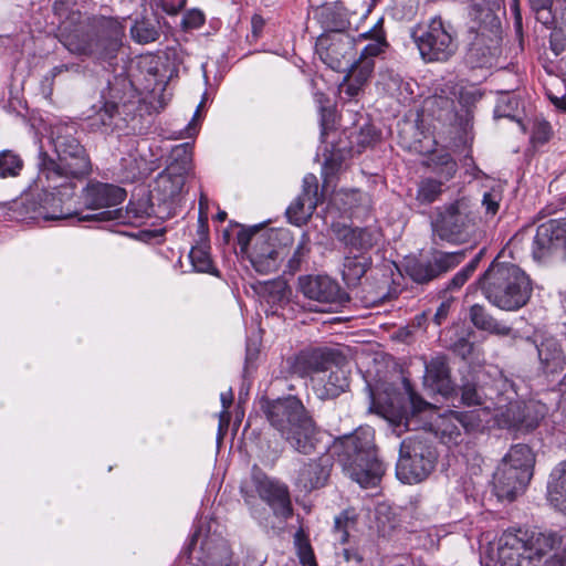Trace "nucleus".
Wrapping results in <instances>:
<instances>
[{
  "label": "nucleus",
  "mask_w": 566,
  "mask_h": 566,
  "mask_svg": "<svg viewBox=\"0 0 566 566\" xmlns=\"http://www.w3.org/2000/svg\"><path fill=\"white\" fill-rule=\"evenodd\" d=\"M470 277L468 273H465L463 270L458 272L452 280L449 282L447 290H457L460 289Z\"/></svg>",
  "instance_id": "62"
},
{
  "label": "nucleus",
  "mask_w": 566,
  "mask_h": 566,
  "mask_svg": "<svg viewBox=\"0 0 566 566\" xmlns=\"http://www.w3.org/2000/svg\"><path fill=\"white\" fill-rule=\"evenodd\" d=\"M130 34L138 43L154 42L159 38V31L156 23L145 18L136 20L130 29Z\"/></svg>",
  "instance_id": "42"
},
{
  "label": "nucleus",
  "mask_w": 566,
  "mask_h": 566,
  "mask_svg": "<svg viewBox=\"0 0 566 566\" xmlns=\"http://www.w3.org/2000/svg\"><path fill=\"white\" fill-rule=\"evenodd\" d=\"M369 41L360 48V59H374L379 55L387 48V41L385 32L382 30V21L378 23L368 32L360 33L356 39V50L363 44V42Z\"/></svg>",
  "instance_id": "31"
},
{
  "label": "nucleus",
  "mask_w": 566,
  "mask_h": 566,
  "mask_svg": "<svg viewBox=\"0 0 566 566\" xmlns=\"http://www.w3.org/2000/svg\"><path fill=\"white\" fill-rule=\"evenodd\" d=\"M423 384L432 391L443 396H447L452 390L450 367L446 356H436L426 364Z\"/></svg>",
  "instance_id": "25"
},
{
  "label": "nucleus",
  "mask_w": 566,
  "mask_h": 566,
  "mask_svg": "<svg viewBox=\"0 0 566 566\" xmlns=\"http://www.w3.org/2000/svg\"><path fill=\"white\" fill-rule=\"evenodd\" d=\"M261 410L271 427L297 452L315 449L316 423L302 400L293 395L275 400L262 399Z\"/></svg>",
  "instance_id": "2"
},
{
  "label": "nucleus",
  "mask_w": 566,
  "mask_h": 566,
  "mask_svg": "<svg viewBox=\"0 0 566 566\" xmlns=\"http://www.w3.org/2000/svg\"><path fill=\"white\" fill-rule=\"evenodd\" d=\"M120 169L125 179L136 180L150 175L151 164L144 157L140 145H130L126 156L120 158Z\"/></svg>",
  "instance_id": "28"
},
{
  "label": "nucleus",
  "mask_w": 566,
  "mask_h": 566,
  "mask_svg": "<svg viewBox=\"0 0 566 566\" xmlns=\"http://www.w3.org/2000/svg\"><path fill=\"white\" fill-rule=\"evenodd\" d=\"M298 289L305 297L321 304L342 305L349 300L338 283L326 275L300 276Z\"/></svg>",
  "instance_id": "17"
},
{
  "label": "nucleus",
  "mask_w": 566,
  "mask_h": 566,
  "mask_svg": "<svg viewBox=\"0 0 566 566\" xmlns=\"http://www.w3.org/2000/svg\"><path fill=\"white\" fill-rule=\"evenodd\" d=\"M534 462L535 458L531 448L526 444L518 443L510 449L502 463L514 467L518 471L525 470L527 473H533Z\"/></svg>",
  "instance_id": "34"
},
{
  "label": "nucleus",
  "mask_w": 566,
  "mask_h": 566,
  "mask_svg": "<svg viewBox=\"0 0 566 566\" xmlns=\"http://www.w3.org/2000/svg\"><path fill=\"white\" fill-rule=\"evenodd\" d=\"M342 554L347 563L354 562L356 564H360L363 562V556L357 549L344 548Z\"/></svg>",
  "instance_id": "64"
},
{
  "label": "nucleus",
  "mask_w": 566,
  "mask_h": 566,
  "mask_svg": "<svg viewBox=\"0 0 566 566\" xmlns=\"http://www.w3.org/2000/svg\"><path fill=\"white\" fill-rule=\"evenodd\" d=\"M479 285L486 300L503 311H517L532 295V282L517 265L492 262Z\"/></svg>",
  "instance_id": "3"
},
{
  "label": "nucleus",
  "mask_w": 566,
  "mask_h": 566,
  "mask_svg": "<svg viewBox=\"0 0 566 566\" xmlns=\"http://www.w3.org/2000/svg\"><path fill=\"white\" fill-rule=\"evenodd\" d=\"M115 36L117 33L115 32ZM60 42L73 54L92 56L93 53L112 55L117 46V39L113 36L103 50L95 46L96 31L90 25L86 28L70 30V23L64 22L61 29Z\"/></svg>",
  "instance_id": "16"
},
{
  "label": "nucleus",
  "mask_w": 566,
  "mask_h": 566,
  "mask_svg": "<svg viewBox=\"0 0 566 566\" xmlns=\"http://www.w3.org/2000/svg\"><path fill=\"white\" fill-rule=\"evenodd\" d=\"M250 486L273 509L275 515L283 517L292 515L290 492L284 483L269 478L264 472L254 467L250 483L244 482L240 488L247 504H252L254 500V494Z\"/></svg>",
  "instance_id": "10"
},
{
  "label": "nucleus",
  "mask_w": 566,
  "mask_h": 566,
  "mask_svg": "<svg viewBox=\"0 0 566 566\" xmlns=\"http://www.w3.org/2000/svg\"><path fill=\"white\" fill-rule=\"evenodd\" d=\"M300 196L305 197V198L314 199L316 201V203L319 202V198H318V182H317V178H316L315 175L308 174V175H306L304 177V179H303V190H302V193Z\"/></svg>",
  "instance_id": "57"
},
{
  "label": "nucleus",
  "mask_w": 566,
  "mask_h": 566,
  "mask_svg": "<svg viewBox=\"0 0 566 566\" xmlns=\"http://www.w3.org/2000/svg\"><path fill=\"white\" fill-rule=\"evenodd\" d=\"M72 0H55L53 4L54 14L60 19L59 25V39H61V29L65 21L70 23V30L86 28V24L82 20V14L78 10H74L71 7Z\"/></svg>",
  "instance_id": "36"
},
{
  "label": "nucleus",
  "mask_w": 566,
  "mask_h": 566,
  "mask_svg": "<svg viewBox=\"0 0 566 566\" xmlns=\"http://www.w3.org/2000/svg\"><path fill=\"white\" fill-rule=\"evenodd\" d=\"M191 264L197 272L217 274L213 262L210 258L209 245L206 241H201L189 252Z\"/></svg>",
  "instance_id": "38"
},
{
  "label": "nucleus",
  "mask_w": 566,
  "mask_h": 566,
  "mask_svg": "<svg viewBox=\"0 0 566 566\" xmlns=\"http://www.w3.org/2000/svg\"><path fill=\"white\" fill-rule=\"evenodd\" d=\"M405 388L409 397L410 412L406 416V427L409 429L413 418L417 413H420L431 408V403L423 400L412 388L409 381L405 380Z\"/></svg>",
  "instance_id": "50"
},
{
  "label": "nucleus",
  "mask_w": 566,
  "mask_h": 566,
  "mask_svg": "<svg viewBox=\"0 0 566 566\" xmlns=\"http://www.w3.org/2000/svg\"><path fill=\"white\" fill-rule=\"evenodd\" d=\"M522 402H510L505 409H501L495 418L500 428L514 429L521 431L522 427Z\"/></svg>",
  "instance_id": "39"
},
{
  "label": "nucleus",
  "mask_w": 566,
  "mask_h": 566,
  "mask_svg": "<svg viewBox=\"0 0 566 566\" xmlns=\"http://www.w3.org/2000/svg\"><path fill=\"white\" fill-rule=\"evenodd\" d=\"M551 46L556 54H560L566 49V9L560 15L558 27H555L551 33Z\"/></svg>",
  "instance_id": "54"
},
{
  "label": "nucleus",
  "mask_w": 566,
  "mask_h": 566,
  "mask_svg": "<svg viewBox=\"0 0 566 566\" xmlns=\"http://www.w3.org/2000/svg\"><path fill=\"white\" fill-rule=\"evenodd\" d=\"M265 292L273 303L287 301L291 289L284 280H274L265 284Z\"/></svg>",
  "instance_id": "55"
},
{
  "label": "nucleus",
  "mask_w": 566,
  "mask_h": 566,
  "mask_svg": "<svg viewBox=\"0 0 566 566\" xmlns=\"http://www.w3.org/2000/svg\"><path fill=\"white\" fill-rule=\"evenodd\" d=\"M536 21L545 25L546 28H555L558 27L556 24V15L555 12L552 9V6H543L535 9H532Z\"/></svg>",
  "instance_id": "56"
},
{
  "label": "nucleus",
  "mask_w": 566,
  "mask_h": 566,
  "mask_svg": "<svg viewBox=\"0 0 566 566\" xmlns=\"http://www.w3.org/2000/svg\"><path fill=\"white\" fill-rule=\"evenodd\" d=\"M356 297L360 298L365 307H373L384 303L388 298L387 280H384L382 284L376 287L365 283L361 290L356 291Z\"/></svg>",
  "instance_id": "40"
},
{
  "label": "nucleus",
  "mask_w": 566,
  "mask_h": 566,
  "mask_svg": "<svg viewBox=\"0 0 566 566\" xmlns=\"http://www.w3.org/2000/svg\"><path fill=\"white\" fill-rule=\"evenodd\" d=\"M482 203L485 207L486 212L491 213L492 216H494L499 210V202L490 192L484 193Z\"/></svg>",
  "instance_id": "63"
},
{
  "label": "nucleus",
  "mask_w": 566,
  "mask_h": 566,
  "mask_svg": "<svg viewBox=\"0 0 566 566\" xmlns=\"http://www.w3.org/2000/svg\"><path fill=\"white\" fill-rule=\"evenodd\" d=\"M221 403L223 407V410L220 412V426L224 422L226 426H228L230 415L228 409L230 408L232 401H233V394L232 390L229 389L227 392H222L220 396Z\"/></svg>",
  "instance_id": "59"
},
{
  "label": "nucleus",
  "mask_w": 566,
  "mask_h": 566,
  "mask_svg": "<svg viewBox=\"0 0 566 566\" xmlns=\"http://www.w3.org/2000/svg\"><path fill=\"white\" fill-rule=\"evenodd\" d=\"M75 132L74 125H55L51 138L56 159L45 151L39 155L38 185L53 189L63 188L64 196H73L74 180H82L92 172L90 156L74 136Z\"/></svg>",
  "instance_id": "1"
},
{
  "label": "nucleus",
  "mask_w": 566,
  "mask_h": 566,
  "mask_svg": "<svg viewBox=\"0 0 566 566\" xmlns=\"http://www.w3.org/2000/svg\"><path fill=\"white\" fill-rule=\"evenodd\" d=\"M530 547L537 566L543 557L552 554L543 566H566V531L530 532Z\"/></svg>",
  "instance_id": "15"
},
{
  "label": "nucleus",
  "mask_w": 566,
  "mask_h": 566,
  "mask_svg": "<svg viewBox=\"0 0 566 566\" xmlns=\"http://www.w3.org/2000/svg\"><path fill=\"white\" fill-rule=\"evenodd\" d=\"M321 60L334 71H346L356 55V39L350 34L333 30L317 40Z\"/></svg>",
  "instance_id": "12"
},
{
  "label": "nucleus",
  "mask_w": 566,
  "mask_h": 566,
  "mask_svg": "<svg viewBox=\"0 0 566 566\" xmlns=\"http://www.w3.org/2000/svg\"><path fill=\"white\" fill-rule=\"evenodd\" d=\"M310 237L307 233H303L292 258L287 262V268L291 273H295L301 269V264L308 256L311 252Z\"/></svg>",
  "instance_id": "53"
},
{
  "label": "nucleus",
  "mask_w": 566,
  "mask_h": 566,
  "mask_svg": "<svg viewBox=\"0 0 566 566\" xmlns=\"http://www.w3.org/2000/svg\"><path fill=\"white\" fill-rule=\"evenodd\" d=\"M339 354L327 348H312L300 352L285 360L287 373L301 378L321 376L337 363Z\"/></svg>",
  "instance_id": "14"
},
{
  "label": "nucleus",
  "mask_w": 566,
  "mask_h": 566,
  "mask_svg": "<svg viewBox=\"0 0 566 566\" xmlns=\"http://www.w3.org/2000/svg\"><path fill=\"white\" fill-rule=\"evenodd\" d=\"M125 189L96 180H91L83 189L84 203L90 209L115 207L124 201Z\"/></svg>",
  "instance_id": "20"
},
{
  "label": "nucleus",
  "mask_w": 566,
  "mask_h": 566,
  "mask_svg": "<svg viewBox=\"0 0 566 566\" xmlns=\"http://www.w3.org/2000/svg\"><path fill=\"white\" fill-rule=\"evenodd\" d=\"M237 239L242 252H245L249 244L253 242L250 261L260 274H270L280 268L286 256L285 248L292 241L291 234L286 230L261 231L260 226L242 229Z\"/></svg>",
  "instance_id": "5"
},
{
  "label": "nucleus",
  "mask_w": 566,
  "mask_h": 566,
  "mask_svg": "<svg viewBox=\"0 0 566 566\" xmlns=\"http://www.w3.org/2000/svg\"><path fill=\"white\" fill-rule=\"evenodd\" d=\"M332 458L322 455L303 463L296 476V485L305 492L323 488L331 474Z\"/></svg>",
  "instance_id": "21"
},
{
  "label": "nucleus",
  "mask_w": 566,
  "mask_h": 566,
  "mask_svg": "<svg viewBox=\"0 0 566 566\" xmlns=\"http://www.w3.org/2000/svg\"><path fill=\"white\" fill-rule=\"evenodd\" d=\"M436 461L437 454L430 441L424 434H415L400 443L396 474L403 483H418L430 475Z\"/></svg>",
  "instance_id": "7"
},
{
  "label": "nucleus",
  "mask_w": 566,
  "mask_h": 566,
  "mask_svg": "<svg viewBox=\"0 0 566 566\" xmlns=\"http://www.w3.org/2000/svg\"><path fill=\"white\" fill-rule=\"evenodd\" d=\"M532 254L542 263L566 261V219H551L537 227Z\"/></svg>",
  "instance_id": "11"
},
{
  "label": "nucleus",
  "mask_w": 566,
  "mask_h": 566,
  "mask_svg": "<svg viewBox=\"0 0 566 566\" xmlns=\"http://www.w3.org/2000/svg\"><path fill=\"white\" fill-rule=\"evenodd\" d=\"M35 190H41L38 193L39 201L32 202L31 210L36 213L39 218L46 221L64 220L75 217L77 213L71 209H64L63 200L72 196H64V189H53L51 187H42L38 185V178L34 181Z\"/></svg>",
  "instance_id": "19"
},
{
  "label": "nucleus",
  "mask_w": 566,
  "mask_h": 566,
  "mask_svg": "<svg viewBox=\"0 0 566 566\" xmlns=\"http://www.w3.org/2000/svg\"><path fill=\"white\" fill-rule=\"evenodd\" d=\"M373 259L369 253H348L344 258L342 276L349 289H358L361 279L371 269Z\"/></svg>",
  "instance_id": "26"
},
{
  "label": "nucleus",
  "mask_w": 566,
  "mask_h": 566,
  "mask_svg": "<svg viewBox=\"0 0 566 566\" xmlns=\"http://www.w3.org/2000/svg\"><path fill=\"white\" fill-rule=\"evenodd\" d=\"M470 319L472 324L482 331H486L496 335L507 336L511 334L512 328L493 318L486 310L479 304H474L470 308Z\"/></svg>",
  "instance_id": "32"
},
{
  "label": "nucleus",
  "mask_w": 566,
  "mask_h": 566,
  "mask_svg": "<svg viewBox=\"0 0 566 566\" xmlns=\"http://www.w3.org/2000/svg\"><path fill=\"white\" fill-rule=\"evenodd\" d=\"M349 386L345 371L335 365L327 373L312 378V388L321 400L333 399Z\"/></svg>",
  "instance_id": "24"
},
{
  "label": "nucleus",
  "mask_w": 566,
  "mask_h": 566,
  "mask_svg": "<svg viewBox=\"0 0 566 566\" xmlns=\"http://www.w3.org/2000/svg\"><path fill=\"white\" fill-rule=\"evenodd\" d=\"M452 350L462 358H467L473 350V344L465 338H460L452 345Z\"/></svg>",
  "instance_id": "60"
},
{
  "label": "nucleus",
  "mask_w": 566,
  "mask_h": 566,
  "mask_svg": "<svg viewBox=\"0 0 566 566\" xmlns=\"http://www.w3.org/2000/svg\"><path fill=\"white\" fill-rule=\"evenodd\" d=\"M533 473H527L525 470L518 471L514 467L502 463L495 473V488L499 496L513 501L518 493L524 491Z\"/></svg>",
  "instance_id": "22"
},
{
  "label": "nucleus",
  "mask_w": 566,
  "mask_h": 566,
  "mask_svg": "<svg viewBox=\"0 0 566 566\" xmlns=\"http://www.w3.org/2000/svg\"><path fill=\"white\" fill-rule=\"evenodd\" d=\"M118 106L115 103L107 102L94 116L90 118V127L93 130L104 133L112 132L118 127Z\"/></svg>",
  "instance_id": "35"
},
{
  "label": "nucleus",
  "mask_w": 566,
  "mask_h": 566,
  "mask_svg": "<svg viewBox=\"0 0 566 566\" xmlns=\"http://www.w3.org/2000/svg\"><path fill=\"white\" fill-rule=\"evenodd\" d=\"M427 111L432 117L448 125L463 126V118L458 114L453 98L434 94L426 99Z\"/></svg>",
  "instance_id": "27"
},
{
  "label": "nucleus",
  "mask_w": 566,
  "mask_h": 566,
  "mask_svg": "<svg viewBox=\"0 0 566 566\" xmlns=\"http://www.w3.org/2000/svg\"><path fill=\"white\" fill-rule=\"evenodd\" d=\"M192 147L189 143L175 146L168 165L155 179L153 198L159 202H172L184 190L186 178L191 170Z\"/></svg>",
  "instance_id": "9"
},
{
  "label": "nucleus",
  "mask_w": 566,
  "mask_h": 566,
  "mask_svg": "<svg viewBox=\"0 0 566 566\" xmlns=\"http://www.w3.org/2000/svg\"><path fill=\"white\" fill-rule=\"evenodd\" d=\"M207 566H232V553L229 545L221 541L212 547L207 548Z\"/></svg>",
  "instance_id": "44"
},
{
  "label": "nucleus",
  "mask_w": 566,
  "mask_h": 566,
  "mask_svg": "<svg viewBox=\"0 0 566 566\" xmlns=\"http://www.w3.org/2000/svg\"><path fill=\"white\" fill-rule=\"evenodd\" d=\"M464 253L434 252L430 260H413L407 265L408 275L417 283H427L455 268Z\"/></svg>",
  "instance_id": "18"
},
{
  "label": "nucleus",
  "mask_w": 566,
  "mask_h": 566,
  "mask_svg": "<svg viewBox=\"0 0 566 566\" xmlns=\"http://www.w3.org/2000/svg\"><path fill=\"white\" fill-rule=\"evenodd\" d=\"M337 448L338 462L353 481L363 488L375 486L379 482L384 470L376 455L370 427H360L345 436Z\"/></svg>",
  "instance_id": "4"
},
{
  "label": "nucleus",
  "mask_w": 566,
  "mask_h": 566,
  "mask_svg": "<svg viewBox=\"0 0 566 566\" xmlns=\"http://www.w3.org/2000/svg\"><path fill=\"white\" fill-rule=\"evenodd\" d=\"M467 415L459 411H451L449 416H446L441 422V432L443 436H448L450 440H457V438L461 434L460 428L458 424L453 423L455 420L463 428H468V423L465 421Z\"/></svg>",
  "instance_id": "49"
},
{
  "label": "nucleus",
  "mask_w": 566,
  "mask_h": 566,
  "mask_svg": "<svg viewBox=\"0 0 566 566\" xmlns=\"http://www.w3.org/2000/svg\"><path fill=\"white\" fill-rule=\"evenodd\" d=\"M486 392L480 384L478 374L470 373L463 377L461 385V401L467 406H482L485 403Z\"/></svg>",
  "instance_id": "33"
},
{
  "label": "nucleus",
  "mask_w": 566,
  "mask_h": 566,
  "mask_svg": "<svg viewBox=\"0 0 566 566\" xmlns=\"http://www.w3.org/2000/svg\"><path fill=\"white\" fill-rule=\"evenodd\" d=\"M551 126L547 122L537 123L533 132V140L536 143L544 144L551 137Z\"/></svg>",
  "instance_id": "58"
},
{
  "label": "nucleus",
  "mask_w": 566,
  "mask_h": 566,
  "mask_svg": "<svg viewBox=\"0 0 566 566\" xmlns=\"http://www.w3.org/2000/svg\"><path fill=\"white\" fill-rule=\"evenodd\" d=\"M492 52L484 48L481 40L476 39L469 49L468 61L472 66L483 67L491 63Z\"/></svg>",
  "instance_id": "51"
},
{
  "label": "nucleus",
  "mask_w": 566,
  "mask_h": 566,
  "mask_svg": "<svg viewBox=\"0 0 566 566\" xmlns=\"http://www.w3.org/2000/svg\"><path fill=\"white\" fill-rule=\"evenodd\" d=\"M358 514L355 509L348 507L340 512L334 520V531L339 534V542L345 544L348 542L349 532L357 525Z\"/></svg>",
  "instance_id": "41"
},
{
  "label": "nucleus",
  "mask_w": 566,
  "mask_h": 566,
  "mask_svg": "<svg viewBox=\"0 0 566 566\" xmlns=\"http://www.w3.org/2000/svg\"><path fill=\"white\" fill-rule=\"evenodd\" d=\"M522 427L521 431H532L538 427L545 416L544 406L538 402L522 403Z\"/></svg>",
  "instance_id": "43"
},
{
  "label": "nucleus",
  "mask_w": 566,
  "mask_h": 566,
  "mask_svg": "<svg viewBox=\"0 0 566 566\" xmlns=\"http://www.w3.org/2000/svg\"><path fill=\"white\" fill-rule=\"evenodd\" d=\"M551 501L560 511H566V461L560 463L558 476L549 491Z\"/></svg>",
  "instance_id": "47"
},
{
  "label": "nucleus",
  "mask_w": 566,
  "mask_h": 566,
  "mask_svg": "<svg viewBox=\"0 0 566 566\" xmlns=\"http://www.w3.org/2000/svg\"><path fill=\"white\" fill-rule=\"evenodd\" d=\"M421 59L427 63H444L458 51L457 32L449 22L434 17L426 23L418 24L411 31Z\"/></svg>",
  "instance_id": "6"
},
{
  "label": "nucleus",
  "mask_w": 566,
  "mask_h": 566,
  "mask_svg": "<svg viewBox=\"0 0 566 566\" xmlns=\"http://www.w3.org/2000/svg\"><path fill=\"white\" fill-rule=\"evenodd\" d=\"M527 530H507L499 539L497 564L500 566H537L530 547Z\"/></svg>",
  "instance_id": "13"
},
{
  "label": "nucleus",
  "mask_w": 566,
  "mask_h": 566,
  "mask_svg": "<svg viewBox=\"0 0 566 566\" xmlns=\"http://www.w3.org/2000/svg\"><path fill=\"white\" fill-rule=\"evenodd\" d=\"M538 359L548 373H557L564 369L565 356L563 354L560 344L554 337H544L539 344L536 345Z\"/></svg>",
  "instance_id": "29"
},
{
  "label": "nucleus",
  "mask_w": 566,
  "mask_h": 566,
  "mask_svg": "<svg viewBox=\"0 0 566 566\" xmlns=\"http://www.w3.org/2000/svg\"><path fill=\"white\" fill-rule=\"evenodd\" d=\"M294 543L301 564L303 566H317L310 541L302 531L296 532Z\"/></svg>",
  "instance_id": "52"
},
{
  "label": "nucleus",
  "mask_w": 566,
  "mask_h": 566,
  "mask_svg": "<svg viewBox=\"0 0 566 566\" xmlns=\"http://www.w3.org/2000/svg\"><path fill=\"white\" fill-rule=\"evenodd\" d=\"M318 203L314 199L298 196L287 208L289 219L297 224H304L312 217Z\"/></svg>",
  "instance_id": "37"
},
{
  "label": "nucleus",
  "mask_w": 566,
  "mask_h": 566,
  "mask_svg": "<svg viewBox=\"0 0 566 566\" xmlns=\"http://www.w3.org/2000/svg\"><path fill=\"white\" fill-rule=\"evenodd\" d=\"M114 218L113 211H103L99 213L81 216L78 217V221H107Z\"/></svg>",
  "instance_id": "61"
},
{
  "label": "nucleus",
  "mask_w": 566,
  "mask_h": 566,
  "mask_svg": "<svg viewBox=\"0 0 566 566\" xmlns=\"http://www.w3.org/2000/svg\"><path fill=\"white\" fill-rule=\"evenodd\" d=\"M433 239L453 244L469 241L474 232L475 216L465 199L455 200L437 210L431 222Z\"/></svg>",
  "instance_id": "8"
},
{
  "label": "nucleus",
  "mask_w": 566,
  "mask_h": 566,
  "mask_svg": "<svg viewBox=\"0 0 566 566\" xmlns=\"http://www.w3.org/2000/svg\"><path fill=\"white\" fill-rule=\"evenodd\" d=\"M23 168V160L12 150L0 151V178L17 177Z\"/></svg>",
  "instance_id": "46"
},
{
  "label": "nucleus",
  "mask_w": 566,
  "mask_h": 566,
  "mask_svg": "<svg viewBox=\"0 0 566 566\" xmlns=\"http://www.w3.org/2000/svg\"><path fill=\"white\" fill-rule=\"evenodd\" d=\"M442 193V182L432 178L420 181L417 190V201L421 205H430L434 202Z\"/></svg>",
  "instance_id": "45"
},
{
  "label": "nucleus",
  "mask_w": 566,
  "mask_h": 566,
  "mask_svg": "<svg viewBox=\"0 0 566 566\" xmlns=\"http://www.w3.org/2000/svg\"><path fill=\"white\" fill-rule=\"evenodd\" d=\"M115 31H117V46L114 51V53L112 55H104V54H99V53H93V57H96V59H99V60H113L116 57L118 51L120 50L122 48V40H123V36H124V28L123 25L117 21V20H114V19H104L99 25H98V29L96 30V41H95V46H97L98 49L103 50L107 46V44L111 42V39H113V36L115 38Z\"/></svg>",
  "instance_id": "30"
},
{
  "label": "nucleus",
  "mask_w": 566,
  "mask_h": 566,
  "mask_svg": "<svg viewBox=\"0 0 566 566\" xmlns=\"http://www.w3.org/2000/svg\"><path fill=\"white\" fill-rule=\"evenodd\" d=\"M374 60L371 59H358L353 61L349 64V72L347 74L350 81H356L357 83L366 84L368 78L370 77L374 70Z\"/></svg>",
  "instance_id": "48"
},
{
  "label": "nucleus",
  "mask_w": 566,
  "mask_h": 566,
  "mask_svg": "<svg viewBox=\"0 0 566 566\" xmlns=\"http://www.w3.org/2000/svg\"><path fill=\"white\" fill-rule=\"evenodd\" d=\"M333 231L336 238L348 248V253L352 254L368 253L377 242V232L366 228L353 229L345 224H334Z\"/></svg>",
  "instance_id": "23"
}]
</instances>
